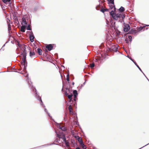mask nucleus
<instances>
[{"label": "nucleus", "instance_id": "39448f33", "mask_svg": "<svg viewBox=\"0 0 149 149\" xmlns=\"http://www.w3.org/2000/svg\"><path fill=\"white\" fill-rule=\"evenodd\" d=\"M57 125L59 126V128L61 130L63 131H65L67 130L66 128L64 126H61L59 123H57Z\"/></svg>", "mask_w": 149, "mask_h": 149}, {"label": "nucleus", "instance_id": "1a4fd4ad", "mask_svg": "<svg viewBox=\"0 0 149 149\" xmlns=\"http://www.w3.org/2000/svg\"><path fill=\"white\" fill-rule=\"evenodd\" d=\"M46 47L49 51H50L52 49L53 46L52 44H49L47 45Z\"/></svg>", "mask_w": 149, "mask_h": 149}, {"label": "nucleus", "instance_id": "b1692460", "mask_svg": "<svg viewBox=\"0 0 149 149\" xmlns=\"http://www.w3.org/2000/svg\"><path fill=\"white\" fill-rule=\"evenodd\" d=\"M35 54V53L34 52H29L30 56L31 57L33 55H34Z\"/></svg>", "mask_w": 149, "mask_h": 149}, {"label": "nucleus", "instance_id": "c756f323", "mask_svg": "<svg viewBox=\"0 0 149 149\" xmlns=\"http://www.w3.org/2000/svg\"><path fill=\"white\" fill-rule=\"evenodd\" d=\"M47 113L48 116L51 118V119L53 120L55 122L54 120L52 118V117L50 116L49 113L48 112V111H47Z\"/></svg>", "mask_w": 149, "mask_h": 149}, {"label": "nucleus", "instance_id": "de8ad7c7", "mask_svg": "<svg viewBox=\"0 0 149 149\" xmlns=\"http://www.w3.org/2000/svg\"><path fill=\"white\" fill-rule=\"evenodd\" d=\"M143 29V28L142 27H139V31H141Z\"/></svg>", "mask_w": 149, "mask_h": 149}, {"label": "nucleus", "instance_id": "49530a36", "mask_svg": "<svg viewBox=\"0 0 149 149\" xmlns=\"http://www.w3.org/2000/svg\"><path fill=\"white\" fill-rule=\"evenodd\" d=\"M65 95L67 96H68V93H67L66 92H65Z\"/></svg>", "mask_w": 149, "mask_h": 149}, {"label": "nucleus", "instance_id": "cd10ccee", "mask_svg": "<svg viewBox=\"0 0 149 149\" xmlns=\"http://www.w3.org/2000/svg\"><path fill=\"white\" fill-rule=\"evenodd\" d=\"M47 113L48 116L51 118V119L53 120L55 122L54 120L52 118V117L50 116L49 113L48 112V111H47Z\"/></svg>", "mask_w": 149, "mask_h": 149}, {"label": "nucleus", "instance_id": "7c9ffc66", "mask_svg": "<svg viewBox=\"0 0 149 149\" xmlns=\"http://www.w3.org/2000/svg\"><path fill=\"white\" fill-rule=\"evenodd\" d=\"M26 29L28 30H31V28L30 27V25L29 24L26 27Z\"/></svg>", "mask_w": 149, "mask_h": 149}, {"label": "nucleus", "instance_id": "0eeeda50", "mask_svg": "<svg viewBox=\"0 0 149 149\" xmlns=\"http://www.w3.org/2000/svg\"><path fill=\"white\" fill-rule=\"evenodd\" d=\"M17 45L18 46V47L20 48V49L22 51L24 50L25 48V49H26V45H22L20 44L18 42L17 44Z\"/></svg>", "mask_w": 149, "mask_h": 149}, {"label": "nucleus", "instance_id": "f257e3e1", "mask_svg": "<svg viewBox=\"0 0 149 149\" xmlns=\"http://www.w3.org/2000/svg\"><path fill=\"white\" fill-rule=\"evenodd\" d=\"M110 15L112 16L113 18L115 20H117L119 19V22H122L123 21V19L125 16V15L120 13L116 14L114 13L113 10H111L110 13Z\"/></svg>", "mask_w": 149, "mask_h": 149}, {"label": "nucleus", "instance_id": "4c0bfd02", "mask_svg": "<svg viewBox=\"0 0 149 149\" xmlns=\"http://www.w3.org/2000/svg\"><path fill=\"white\" fill-rule=\"evenodd\" d=\"M52 144H55V145H57V144H55L54 143H52V144H47V145H44L43 146H46L47 145H52Z\"/></svg>", "mask_w": 149, "mask_h": 149}, {"label": "nucleus", "instance_id": "13d9d810", "mask_svg": "<svg viewBox=\"0 0 149 149\" xmlns=\"http://www.w3.org/2000/svg\"><path fill=\"white\" fill-rule=\"evenodd\" d=\"M146 26H149V25H146Z\"/></svg>", "mask_w": 149, "mask_h": 149}, {"label": "nucleus", "instance_id": "20e7f679", "mask_svg": "<svg viewBox=\"0 0 149 149\" xmlns=\"http://www.w3.org/2000/svg\"><path fill=\"white\" fill-rule=\"evenodd\" d=\"M130 28V26L129 24H126L124 25V27L123 29L124 31L125 32L128 31Z\"/></svg>", "mask_w": 149, "mask_h": 149}, {"label": "nucleus", "instance_id": "ea45409f", "mask_svg": "<svg viewBox=\"0 0 149 149\" xmlns=\"http://www.w3.org/2000/svg\"><path fill=\"white\" fill-rule=\"evenodd\" d=\"M74 137L76 139H78L80 138V137H79L78 136H75Z\"/></svg>", "mask_w": 149, "mask_h": 149}, {"label": "nucleus", "instance_id": "5701e85b", "mask_svg": "<svg viewBox=\"0 0 149 149\" xmlns=\"http://www.w3.org/2000/svg\"><path fill=\"white\" fill-rule=\"evenodd\" d=\"M136 30H134V29H131L129 33L130 34H132L134 33L136 31Z\"/></svg>", "mask_w": 149, "mask_h": 149}, {"label": "nucleus", "instance_id": "412c9836", "mask_svg": "<svg viewBox=\"0 0 149 149\" xmlns=\"http://www.w3.org/2000/svg\"><path fill=\"white\" fill-rule=\"evenodd\" d=\"M73 96V95L72 94H71L70 95H68L67 96L69 100H72V97Z\"/></svg>", "mask_w": 149, "mask_h": 149}, {"label": "nucleus", "instance_id": "dca6fc26", "mask_svg": "<svg viewBox=\"0 0 149 149\" xmlns=\"http://www.w3.org/2000/svg\"><path fill=\"white\" fill-rule=\"evenodd\" d=\"M68 109L70 113L72 114L73 113L72 107L71 105L69 106Z\"/></svg>", "mask_w": 149, "mask_h": 149}, {"label": "nucleus", "instance_id": "6e6d98bb", "mask_svg": "<svg viewBox=\"0 0 149 149\" xmlns=\"http://www.w3.org/2000/svg\"><path fill=\"white\" fill-rule=\"evenodd\" d=\"M74 82H73L72 83V85H74Z\"/></svg>", "mask_w": 149, "mask_h": 149}, {"label": "nucleus", "instance_id": "8fccbe9b", "mask_svg": "<svg viewBox=\"0 0 149 149\" xmlns=\"http://www.w3.org/2000/svg\"><path fill=\"white\" fill-rule=\"evenodd\" d=\"M67 115V113H65V117H66V116ZM64 120H65V117H64Z\"/></svg>", "mask_w": 149, "mask_h": 149}, {"label": "nucleus", "instance_id": "2eb2a0df", "mask_svg": "<svg viewBox=\"0 0 149 149\" xmlns=\"http://www.w3.org/2000/svg\"><path fill=\"white\" fill-rule=\"evenodd\" d=\"M73 94L74 97H77L78 95V93L76 90H73Z\"/></svg>", "mask_w": 149, "mask_h": 149}, {"label": "nucleus", "instance_id": "473e14b6", "mask_svg": "<svg viewBox=\"0 0 149 149\" xmlns=\"http://www.w3.org/2000/svg\"><path fill=\"white\" fill-rule=\"evenodd\" d=\"M66 79L67 81H70L69 77V74H68L66 75Z\"/></svg>", "mask_w": 149, "mask_h": 149}, {"label": "nucleus", "instance_id": "7ed1b4c3", "mask_svg": "<svg viewBox=\"0 0 149 149\" xmlns=\"http://www.w3.org/2000/svg\"><path fill=\"white\" fill-rule=\"evenodd\" d=\"M55 133L56 134V136L58 137L59 139H63V138L64 137H65L64 133L62 132H59L58 133L57 131H55Z\"/></svg>", "mask_w": 149, "mask_h": 149}, {"label": "nucleus", "instance_id": "393cba45", "mask_svg": "<svg viewBox=\"0 0 149 149\" xmlns=\"http://www.w3.org/2000/svg\"><path fill=\"white\" fill-rule=\"evenodd\" d=\"M11 0H2L3 2L4 3H10Z\"/></svg>", "mask_w": 149, "mask_h": 149}, {"label": "nucleus", "instance_id": "f8f14e48", "mask_svg": "<svg viewBox=\"0 0 149 149\" xmlns=\"http://www.w3.org/2000/svg\"><path fill=\"white\" fill-rule=\"evenodd\" d=\"M26 26L24 25H22L21 27V31L23 32H25Z\"/></svg>", "mask_w": 149, "mask_h": 149}, {"label": "nucleus", "instance_id": "09e8293b", "mask_svg": "<svg viewBox=\"0 0 149 149\" xmlns=\"http://www.w3.org/2000/svg\"><path fill=\"white\" fill-rule=\"evenodd\" d=\"M44 110H45V111L47 113V111L46 109L45 108L44 109Z\"/></svg>", "mask_w": 149, "mask_h": 149}, {"label": "nucleus", "instance_id": "052dcab7", "mask_svg": "<svg viewBox=\"0 0 149 149\" xmlns=\"http://www.w3.org/2000/svg\"><path fill=\"white\" fill-rule=\"evenodd\" d=\"M85 82H84L83 83L84 84H85Z\"/></svg>", "mask_w": 149, "mask_h": 149}, {"label": "nucleus", "instance_id": "a878e982", "mask_svg": "<svg viewBox=\"0 0 149 149\" xmlns=\"http://www.w3.org/2000/svg\"><path fill=\"white\" fill-rule=\"evenodd\" d=\"M108 9H102L100 11L103 13H104L105 11H107Z\"/></svg>", "mask_w": 149, "mask_h": 149}, {"label": "nucleus", "instance_id": "37998d69", "mask_svg": "<svg viewBox=\"0 0 149 149\" xmlns=\"http://www.w3.org/2000/svg\"><path fill=\"white\" fill-rule=\"evenodd\" d=\"M133 62L135 64V65L137 66L138 65L136 63V62L135 61H134Z\"/></svg>", "mask_w": 149, "mask_h": 149}, {"label": "nucleus", "instance_id": "f03ea898", "mask_svg": "<svg viewBox=\"0 0 149 149\" xmlns=\"http://www.w3.org/2000/svg\"><path fill=\"white\" fill-rule=\"evenodd\" d=\"M33 91H35V96L37 98V99L38 100H39V101H41V105H43V107L45 108V106L43 104V102H42V100H41V97L37 94V92L36 91V88H33Z\"/></svg>", "mask_w": 149, "mask_h": 149}, {"label": "nucleus", "instance_id": "79ce46f5", "mask_svg": "<svg viewBox=\"0 0 149 149\" xmlns=\"http://www.w3.org/2000/svg\"><path fill=\"white\" fill-rule=\"evenodd\" d=\"M125 41H126V42L127 43H128V39L127 38H126L125 39Z\"/></svg>", "mask_w": 149, "mask_h": 149}, {"label": "nucleus", "instance_id": "c9c22d12", "mask_svg": "<svg viewBox=\"0 0 149 149\" xmlns=\"http://www.w3.org/2000/svg\"><path fill=\"white\" fill-rule=\"evenodd\" d=\"M23 65L24 66V68H23L24 70V71H25L26 70V67L27 65L26 66L25 64H23Z\"/></svg>", "mask_w": 149, "mask_h": 149}, {"label": "nucleus", "instance_id": "423d86ee", "mask_svg": "<svg viewBox=\"0 0 149 149\" xmlns=\"http://www.w3.org/2000/svg\"><path fill=\"white\" fill-rule=\"evenodd\" d=\"M30 34L29 35V38L31 42H33L34 41V39L35 38L33 34L32 31L30 32Z\"/></svg>", "mask_w": 149, "mask_h": 149}, {"label": "nucleus", "instance_id": "6e6552de", "mask_svg": "<svg viewBox=\"0 0 149 149\" xmlns=\"http://www.w3.org/2000/svg\"><path fill=\"white\" fill-rule=\"evenodd\" d=\"M63 141L65 143L66 146L67 147H69V142L66 140L65 137H64L63 138Z\"/></svg>", "mask_w": 149, "mask_h": 149}, {"label": "nucleus", "instance_id": "9d476101", "mask_svg": "<svg viewBox=\"0 0 149 149\" xmlns=\"http://www.w3.org/2000/svg\"><path fill=\"white\" fill-rule=\"evenodd\" d=\"M110 50L111 51L116 52L118 50V48L117 47L114 46L112 47L111 49H110Z\"/></svg>", "mask_w": 149, "mask_h": 149}, {"label": "nucleus", "instance_id": "4468645a", "mask_svg": "<svg viewBox=\"0 0 149 149\" xmlns=\"http://www.w3.org/2000/svg\"><path fill=\"white\" fill-rule=\"evenodd\" d=\"M22 22L21 24L22 25H23V23H24L25 25H27V23L26 21V19H25V18H24V17H22Z\"/></svg>", "mask_w": 149, "mask_h": 149}, {"label": "nucleus", "instance_id": "58836bf2", "mask_svg": "<svg viewBox=\"0 0 149 149\" xmlns=\"http://www.w3.org/2000/svg\"><path fill=\"white\" fill-rule=\"evenodd\" d=\"M113 7H114V9L116 8L115 7V6L114 5H114L112 4V5H111V6H110V8H111V9H112L113 8Z\"/></svg>", "mask_w": 149, "mask_h": 149}, {"label": "nucleus", "instance_id": "a211bd4d", "mask_svg": "<svg viewBox=\"0 0 149 149\" xmlns=\"http://www.w3.org/2000/svg\"><path fill=\"white\" fill-rule=\"evenodd\" d=\"M108 1V4H111L113 5L114 4V0H107Z\"/></svg>", "mask_w": 149, "mask_h": 149}, {"label": "nucleus", "instance_id": "bb28decb", "mask_svg": "<svg viewBox=\"0 0 149 149\" xmlns=\"http://www.w3.org/2000/svg\"><path fill=\"white\" fill-rule=\"evenodd\" d=\"M90 65L91 69H93L95 66V64L94 63H91L90 64Z\"/></svg>", "mask_w": 149, "mask_h": 149}, {"label": "nucleus", "instance_id": "72a5a7b5", "mask_svg": "<svg viewBox=\"0 0 149 149\" xmlns=\"http://www.w3.org/2000/svg\"><path fill=\"white\" fill-rule=\"evenodd\" d=\"M128 38L129 39V41L131 42L132 40V37L131 36H128Z\"/></svg>", "mask_w": 149, "mask_h": 149}, {"label": "nucleus", "instance_id": "a18cd8bd", "mask_svg": "<svg viewBox=\"0 0 149 149\" xmlns=\"http://www.w3.org/2000/svg\"><path fill=\"white\" fill-rule=\"evenodd\" d=\"M60 141L59 139H56V140L55 141L56 142H58V141Z\"/></svg>", "mask_w": 149, "mask_h": 149}, {"label": "nucleus", "instance_id": "e2e57ef3", "mask_svg": "<svg viewBox=\"0 0 149 149\" xmlns=\"http://www.w3.org/2000/svg\"><path fill=\"white\" fill-rule=\"evenodd\" d=\"M63 90V89L62 88V91Z\"/></svg>", "mask_w": 149, "mask_h": 149}, {"label": "nucleus", "instance_id": "680f3d73", "mask_svg": "<svg viewBox=\"0 0 149 149\" xmlns=\"http://www.w3.org/2000/svg\"><path fill=\"white\" fill-rule=\"evenodd\" d=\"M62 67H63L65 68V67L64 66H63Z\"/></svg>", "mask_w": 149, "mask_h": 149}, {"label": "nucleus", "instance_id": "e433bc0d", "mask_svg": "<svg viewBox=\"0 0 149 149\" xmlns=\"http://www.w3.org/2000/svg\"><path fill=\"white\" fill-rule=\"evenodd\" d=\"M38 9V7H35L34 8V10L35 11H36Z\"/></svg>", "mask_w": 149, "mask_h": 149}, {"label": "nucleus", "instance_id": "aec40b11", "mask_svg": "<svg viewBox=\"0 0 149 149\" xmlns=\"http://www.w3.org/2000/svg\"><path fill=\"white\" fill-rule=\"evenodd\" d=\"M78 141L80 145L82 143H83V141H82V140L81 137H80L79 139H78Z\"/></svg>", "mask_w": 149, "mask_h": 149}, {"label": "nucleus", "instance_id": "5fc2aeb1", "mask_svg": "<svg viewBox=\"0 0 149 149\" xmlns=\"http://www.w3.org/2000/svg\"><path fill=\"white\" fill-rule=\"evenodd\" d=\"M72 101V100H69V102H71V101Z\"/></svg>", "mask_w": 149, "mask_h": 149}, {"label": "nucleus", "instance_id": "bf43d9fd", "mask_svg": "<svg viewBox=\"0 0 149 149\" xmlns=\"http://www.w3.org/2000/svg\"><path fill=\"white\" fill-rule=\"evenodd\" d=\"M45 52H47V50H46V51H45Z\"/></svg>", "mask_w": 149, "mask_h": 149}, {"label": "nucleus", "instance_id": "4be33fe9", "mask_svg": "<svg viewBox=\"0 0 149 149\" xmlns=\"http://www.w3.org/2000/svg\"><path fill=\"white\" fill-rule=\"evenodd\" d=\"M80 146H81L83 149H86V146L84 144V143L81 144Z\"/></svg>", "mask_w": 149, "mask_h": 149}, {"label": "nucleus", "instance_id": "603ef678", "mask_svg": "<svg viewBox=\"0 0 149 149\" xmlns=\"http://www.w3.org/2000/svg\"><path fill=\"white\" fill-rule=\"evenodd\" d=\"M98 60L96 58L95 59H94V61H95L96 62Z\"/></svg>", "mask_w": 149, "mask_h": 149}, {"label": "nucleus", "instance_id": "4d7b16f0", "mask_svg": "<svg viewBox=\"0 0 149 149\" xmlns=\"http://www.w3.org/2000/svg\"><path fill=\"white\" fill-rule=\"evenodd\" d=\"M5 44L3 46V47H4V46H5Z\"/></svg>", "mask_w": 149, "mask_h": 149}, {"label": "nucleus", "instance_id": "f3484780", "mask_svg": "<svg viewBox=\"0 0 149 149\" xmlns=\"http://www.w3.org/2000/svg\"><path fill=\"white\" fill-rule=\"evenodd\" d=\"M37 52L38 53L39 55H41L42 54V50L39 48H38L37 49Z\"/></svg>", "mask_w": 149, "mask_h": 149}, {"label": "nucleus", "instance_id": "c03bdc74", "mask_svg": "<svg viewBox=\"0 0 149 149\" xmlns=\"http://www.w3.org/2000/svg\"><path fill=\"white\" fill-rule=\"evenodd\" d=\"M129 58L133 62L134 61V60L131 57H129Z\"/></svg>", "mask_w": 149, "mask_h": 149}, {"label": "nucleus", "instance_id": "6ab92c4d", "mask_svg": "<svg viewBox=\"0 0 149 149\" xmlns=\"http://www.w3.org/2000/svg\"><path fill=\"white\" fill-rule=\"evenodd\" d=\"M119 10L120 12H123L125 10V8L122 6H121L119 9Z\"/></svg>", "mask_w": 149, "mask_h": 149}, {"label": "nucleus", "instance_id": "2f4dec72", "mask_svg": "<svg viewBox=\"0 0 149 149\" xmlns=\"http://www.w3.org/2000/svg\"><path fill=\"white\" fill-rule=\"evenodd\" d=\"M71 143L72 145H73V146H74L75 145H77V144H75V142L74 140H72L71 142Z\"/></svg>", "mask_w": 149, "mask_h": 149}, {"label": "nucleus", "instance_id": "ddd939ff", "mask_svg": "<svg viewBox=\"0 0 149 149\" xmlns=\"http://www.w3.org/2000/svg\"><path fill=\"white\" fill-rule=\"evenodd\" d=\"M26 57L23 56V58H22V62H21V63L22 64H25V63H26Z\"/></svg>", "mask_w": 149, "mask_h": 149}, {"label": "nucleus", "instance_id": "3c124183", "mask_svg": "<svg viewBox=\"0 0 149 149\" xmlns=\"http://www.w3.org/2000/svg\"><path fill=\"white\" fill-rule=\"evenodd\" d=\"M77 97H74V100L75 101L76 100V98Z\"/></svg>", "mask_w": 149, "mask_h": 149}, {"label": "nucleus", "instance_id": "864d4df0", "mask_svg": "<svg viewBox=\"0 0 149 149\" xmlns=\"http://www.w3.org/2000/svg\"><path fill=\"white\" fill-rule=\"evenodd\" d=\"M76 149H80V148L79 147H77Z\"/></svg>", "mask_w": 149, "mask_h": 149}, {"label": "nucleus", "instance_id": "a19ab883", "mask_svg": "<svg viewBox=\"0 0 149 149\" xmlns=\"http://www.w3.org/2000/svg\"><path fill=\"white\" fill-rule=\"evenodd\" d=\"M15 20L16 22H18V23H19V21L18 20V19L17 18H15Z\"/></svg>", "mask_w": 149, "mask_h": 149}, {"label": "nucleus", "instance_id": "9b49d317", "mask_svg": "<svg viewBox=\"0 0 149 149\" xmlns=\"http://www.w3.org/2000/svg\"><path fill=\"white\" fill-rule=\"evenodd\" d=\"M22 51L23 52H21V55L23 56L26 57L27 53L26 49H24Z\"/></svg>", "mask_w": 149, "mask_h": 149}, {"label": "nucleus", "instance_id": "c85d7f7f", "mask_svg": "<svg viewBox=\"0 0 149 149\" xmlns=\"http://www.w3.org/2000/svg\"><path fill=\"white\" fill-rule=\"evenodd\" d=\"M47 113L48 116L51 118V119L53 120L55 122L54 120L52 118V117L50 116L49 113L48 112V111H47Z\"/></svg>", "mask_w": 149, "mask_h": 149}, {"label": "nucleus", "instance_id": "f704fd0d", "mask_svg": "<svg viewBox=\"0 0 149 149\" xmlns=\"http://www.w3.org/2000/svg\"><path fill=\"white\" fill-rule=\"evenodd\" d=\"M10 29H11V26L9 24H8V31H10Z\"/></svg>", "mask_w": 149, "mask_h": 149}]
</instances>
